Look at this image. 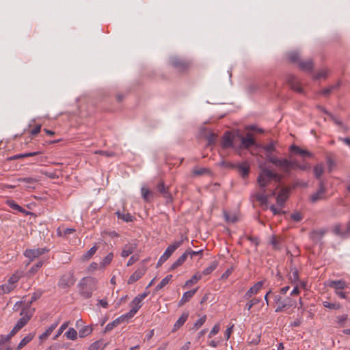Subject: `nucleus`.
Returning a JSON list of instances; mask_svg holds the SVG:
<instances>
[{
    "instance_id": "f257e3e1",
    "label": "nucleus",
    "mask_w": 350,
    "mask_h": 350,
    "mask_svg": "<svg viewBox=\"0 0 350 350\" xmlns=\"http://www.w3.org/2000/svg\"><path fill=\"white\" fill-rule=\"evenodd\" d=\"M259 168L260 172L257 177V183L260 189L265 188L271 180L277 183L280 181L282 176L278 173L261 164L259 165Z\"/></svg>"
},
{
    "instance_id": "f03ea898",
    "label": "nucleus",
    "mask_w": 350,
    "mask_h": 350,
    "mask_svg": "<svg viewBox=\"0 0 350 350\" xmlns=\"http://www.w3.org/2000/svg\"><path fill=\"white\" fill-rule=\"evenodd\" d=\"M97 280L93 277H84L78 284L79 293L85 299L90 298L96 290Z\"/></svg>"
},
{
    "instance_id": "7ed1b4c3",
    "label": "nucleus",
    "mask_w": 350,
    "mask_h": 350,
    "mask_svg": "<svg viewBox=\"0 0 350 350\" xmlns=\"http://www.w3.org/2000/svg\"><path fill=\"white\" fill-rule=\"evenodd\" d=\"M267 160L277 167L280 171L288 174L292 170V163L287 159H280L273 155H266Z\"/></svg>"
},
{
    "instance_id": "20e7f679",
    "label": "nucleus",
    "mask_w": 350,
    "mask_h": 350,
    "mask_svg": "<svg viewBox=\"0 0 350 350\" xmlns=\"http://www.w3.org/2000/svg\"><path fill=\"white\" fill-rule=\"evenodd\" d=\"M239 136L240 133L238 131L236 133L226 131L221 138V147L225 149L232 148L237 150L238 147L237 141Z\"/></svg>"
},
{
    "instance_id": "39448f33",
    "label": "nucleus",
    "mask_w": 350,
    "mask_h": 350,
    "mask_svg": "<svg viewBox=\"0 0 350 350\" xmlns=\"http://www.w3.org/2000/svg\"><path fill=\"white\" fill-rule=\"evenodd\" d=\"M184 238L182 237L180 240L176 241L173 243L170 244L165 250L164 253L160 256L158 262L157 267L161 266L164 263L171 255L178 249L183 243Z\"/></svg>"
},
{
    "instance_id": "423d86ee",
    "label": "nucleus",
    "mask_w": 350,
    "mask_h": 350,
    "mask_svg": "<svg viewBox=\"0 0 350 350\" xmlns=\"http://www.w3.org/2000/svg\"><path fill=\"white\" fill-rule=\"evenodd\" d=\"M34 312L33 308H23L20 314L22 316L21 318L17 321L15 325L16 329H21L30 320Z\"/></svg>"
},
{
    "instance_id": "0eeeda50",
    "label": "nucleus",
    "mask_w": 350,
    "mask_h": 350,
    "mask_svg": "<svg viewBox=\"0 0 350 350\" xmlns=\"http://www.w3.org/2000/svg\"><path fill=\"white\" fill-rule=\"evenodd\" d=\"M21 275L14 273L13 274L8 280L7 283L2 284L0 286V289L2 291L3 293H9L15 288L16 283L20 280Z\"/></svg>"
},
{
    "instance_id": "6e6552de",
    "label": "nucleus",
    "mask_w": 350,
    "mask_h": 350,
    "mask_svg": "<svg viewBox=\"0 0 350 350\" xmlns=\"http://www.w3.org/2000/svg\"><path fill=\"white\" fill-rule=\"evenodd\" d=\"M333 232L337 236L346 238L350 236V221L346 224H336L334 226Z\"/></svg>"
},
{
    "instance_id": "1a4fd4ad",
    "label": "nucleus",
    "mask_w": 350,
    "mask_h": 350,
    "mask_svg": "<svg viewBox=\"0 0 350 350\" xmlns=\"http://www.w3.org/2000/svg\"><path fill=\"white\" fill-rule=\"evenodd\" d=\"M49 250L46 247L36 248V249H27L24 252V256L29 258L30 261L38 258L42 254L48 252Z\"/></svg>"
},
{
    "instance_id": "9d476101",
    "label": "nucleus",
    "mask_w": 350,
    "mask_h": 350,
    "mask_svg": "<svg viewBox=\"0 0 350 350\" xmlns=\"http://www.w3.org/2000/svg\"><path fill=\"white\" fill-rule=\"evenodd\" d=\"M75 283V278L71 272L64 274L59 280L58 286L62 288H68Z\"/></svg>"
},
{
    "instance_id": "9b49d317",
    "label": "nucleus",
    "mask_w": 350,
    "mask_h": 350,
    "mask_svg": "<svg viewBox=\"0 0 350 350\" xmlns=\"http://www.w3.org/2000/svg\"><path fill=\"white\" fill-rule=\"evenodd\" d=\"M238 141H240L241 142L240 144H238L237 149H241L242 148H248L255 143L254 139L250 133H247L245 137H243L240 134L239 137H238Z\"/></svg>"
},
{
    "instance_id": "f8f14e48",
    "label": "nucleus",
    "mask_w": 350,
    "mask_h": 350,
    "mask_svg": "<svg viewBox=\"0 0 350 350\" xmlns=\"http://www.w3.org/2000/svg\"><path fill=\"white\" fill-rule=\"evenodd\" d=\"M138 246L137 243L135 241H133L126 243L122 248L121 252V256L122 258H126L129 255L132 254L137 250Z\"/></svg>"
},
{
    "instance_id": "ddd939ff",
    "label": "nucleus",
    "mask_w": 350,
    "mask_h": 350,
    "mask_svg": "<svg viewBox=\"0 0 350 350\" xmlns=\"http://www.w3.org/2000/svg\"><path fill=\"white\" fill-rule=\"evenodd\" d=\"M325 184L323 180H321L319 183V187L317 192L314 193L310 196V201L312 203H315L316 202L319 200H323L325 198Z\"/></svg>"
},
{
    "instance_id": "4468645a",
    "label": "nucleus",
    "mask_w": 350,
    "mask_h": 350,
    "mask_svg": "<svg viewBox=\"0 0 350 350\" xmlns=\"http://www.w3.org/2000/svg\"><path fill=\"white\" fill-rule=\"evenodd\" d=\"M142 301L137 296L133 299L131 301V309L128 313L125 314L128 319L132 318L138 312L142 306Z\"/></svg>"
},
{
    "instance_id": "2eb2a0df",
    "label": "nucleus",
    "mask_w": 350,
    "mask_h": 350,
    "mask_svg": "<svg viewBox=\"0 0 350 350\" xmlns=\"http://www.w3.org/2000/svg\"><path fill=\"white\" fill-rule=\"evenodd\" d=\"M263 285V281H259L252 286L245 294L244 298L249 299L254 295H256L261 289Z\"/></svg>"
},
{
    "instance_id": "dca6fc26",
    "label": "nucleus",
    "mask_w": 350,
    "mask_h": 350,
    "mask_svg": "<svg viewBox=\"0 0 350 350\" xmlns=\"http://www.w3.org/2000/svg\"><path fill=\"white\" fill-rule=\"evenodd\" d=\"M287 81L291 85V88L297 92H302V88L299 85V82L297 77L294 75H289L287 78Z\"/></svg>"
},
{
    "instance_id": "f3484780",
    "label": "nucleus",
    "mask_w": 350,
    "mask_h": 350,
    "mask_svg": "<svg viewBox=\"0 0 350 350\" xmlns=\"http://www.w3.org/2000/svg\"><path fill=\"white\" fill-rule=\"evenodd\" d=\"M170 64L175 68L180 70H184L188 66V63L178 58L177 57H172L170 59Z\"/></svg>"
},
{
    "instance_id": "a211bd4d",
    "label": "nucleus",
    "mask_w": 350,
    "mask_h": 350,
    "mask_svg": "<svg viewBox=\"0 0 350 350\" xmlns=\"http://www.w3.org/2000/svg\"><path fill=\"white\" fill-rule=\"evenodd\" d=\"M128 318L126 317V316L125 314L121 315L118 318L113 320L112 322L108 323L105 327V332L111 331V329H113V327L118 326L121 322H123L124 321H125Z\"/></svg>"
},
{
    "instance_id": "6ab92c4d",
    "label": "nucleus",
    "mask_w": 350,
    "mask_h": 350,
    "mask_svg": "<svg viewBox=\"0 0 350 350\" xmlns=\"http://www.w3.org/2000/svg\"><path fill=\"white\" fill-rule=\"evenodd\" d=\"M287 198L288 191L286 189H281L276 198L278 205L282 207Z\"/></svg>"
},
{
    "instance_id": "aec40b11",
    "label": "nucleus",
    "mask_w": 350,
    "mask_h": 350,
    "mask_svg": "<svg viewBox=\"0 0 350 350\" xmlns=\"http://www.w3.org/2000/svg\"><path fill=\"white\" fill-rule=\"evenodd\" d=\"M290 151L294 152L295 154H300L303 157H310L312 156V154L311 152H310L309 151H308L306 150L301 149L299 146L294 145V144L291 146Z\"/></svg>"
},
{
    "instance_id": "412c9836",
    "label": "nucleus",
    "mask_w": 350,
    "mask_h": 350,
    "mask_svg": "<svg viewBox=\"0 0 350 350\" xmlns=\"http://www.w3.org/2000/svg\"><path fill=\"white\" fill-rule=\"evenodd\" d=\"M325 234L324 230H313L310 234V238L312 240V241L315 243H319L322 239L323 237Z\"/></svg>"
},
{
    "instance_id": "4be33fe9",
    "label": "nucleus",
    "mask_w": 350,
    "mask_h": 350,
    "mask_svg": "<svg viewBox=\"0 0 350 350\" xmlns=\"http://www.w3.org/2000/svg\"><path fill=\"white\" fill-rule=\"evenodd\" d=\"M145 273V271L143 269H137L129 278L128 284H133L135 282L139 280Z\"/></svg>"
},
{
    "instance_id": "5701e85b",
    "label": "nucleus",
    "mask_w": 350,
    "mask_h": 350,
    "mask_svg": "<svg viewBox=\"0 0 350 350\" xmlns=\"http://www.w3.org/2000/svg\"><path fill=\"white\" fill-rule=\"evenodd\" d=\"M188 317H189V314L188 313H187V312L183 313L182 315L178 318V319L174 323L172 331L173 332H176L182 325H183V324L185 323V321L188 319Z\"/></svg>"
},
{
    "instance_id": "b1692460",
    "label": "nucleus",
    "mask_w": 350,
    "mask_h": 350,
    "mask_svg": "<svg viewBox=\"0 0 350 350\" xmlns=\"http://www.w3.org/2000/svg\"><path fill=\"white\" fill-rule=\"evenodd\" d=\"M237 168L239 174L243 178H245L248 176L250 165L247 163H243L237 165Z\"/></svg>"
},
{
    "instance_id": "393cba45",
    "label": "nucleus",
    "mask_w": 350,
    "mask_h": 350,
    "mask_svg": "<svg viewBox=\"0 0 350 350\" xmlns=\"http://www.w3.org/2000/svg\"><path fill=\"white\" fill-rule=\"evenodd\" d=\"M197 289L187 291L183 293L181 299L180 300L179 305H183L184 303L189 301V299L195 295Z\"/></svg>"
},
{
    "instance_id": "a878e982",
    "label": "nucleus",
    "mask_w": 350,
    "mask_h": 350,
    "mask_svg": "<svg viewBox=\"0 0 350 350\" xmlns=\"http://www.w3.org/2000/svg\"><path fill=\"white\" fill-rule=\"evenodd\" d=\"M289 280L293 284H297L299 282V273L296 268H292L289 272Z\"/></svg>"
},
{
    "instance_id": "bb28decb",
    "label": "nucleus",
    "mask_w": 350,
    "mask_h": 350,
    "mask_svg": "<svg viewBox=\"0 0 350 350\" xmlns=\"http://www.w3.org/2000/svg\"><path fill=\"white\" fill-rule=\"evenodd\" d=\"M274 301L275 304H287L288 302H289V304H291V307H292L295 303V301L293 300L291 298H290L288 297H287L284 299H282V297L280 295H275L274 296Z\"/></svg>"
},
{
    "instance_id": "cd10ccee",
    "label": "nucleus",
    "mask_w": 350,
    "mask_h": 350,
    "mask_svg": "<svg viewBox=\"0 0 350 350\" xmlns=\"http://www.w3.org/2000/svg\"><path fill=\"white\" fill-rule=\"evenodd\" d=\"M224 217L225 220L228 223H234L238 220V216L234 213L224 211Z\"/></svg>"
},
{
    "instance_id": "c85d7f7f",
    "label": "nucleus",
    "mask_w": 350,
    "mask_h": 350,
    "mask_svg": "<svg viewBox=\"0 0 350 350\" xmlns=\"http://www.w3.org/2000/svg\"><path fill=\"white\" fill-rule=\"evenodd\" d=\"M59 324V321L53 323L50 325V327L44 332L40 336V339L44 340L46 338L51 334L53 332V331L57 327V326Z\"/></svg>"
},
{
    "instance_id": "c756f323",
    "label": "nucleus",
    "mask_w": 350,
    "mask_h": 350,
    "mask_svg": "<svg viewBox=\"0 0 350 350\" xmlns=\"http://www.w3.org/2000/svg\"><path fill=\"white\" fill-rule=\"evenodd\" d=\"M299 66L301 70L306 71H310L313 68V64L310 59L305 62L300 61L299 62Z\"/></svg>"
},
{
    "instance_id": "7c9ffc66",
    "label": "nucleus",
    "mask_w": 350,
    "mask_h": 350,
    "mask_svg": "<svg viewBox=\"0 0 350 350\" xmlns=\"http://www.w3.org/2000/svg\"><path fill=\"white\" fill-rule=\"evenodd\" d=\"M113 258V254L112 252L109 253L100 262V267L104 269L107 265H109Z\"/></svg>"
},
{
    "instance_id": "2f4dec72",
    "label": "nucleus",
    "mask_w": 350,
    "mask_h": 350,
    "mask_svg": "<svg viewBox=\"0 0 350 350\" xmlns=\"http://www.w3.org/2000/svg\"><path fill=\"white\" fill-rule=\"evenodd\" d=\"M17 181L21 183H25L27 184L26 186L27 188H34V187H31V185L36 183L37 182V180L32 177H24V178H19L17 179Z\"/></svg>"
},
{
    "instance_id": "473e14b6",
    "label": "nucleus",
    "mask_w": 350,
    "mask_h": 350,
    "mask_svg": "<svg viewBox=\"0 0 350 350\" xmlns=\"http://www.w3.org/2000/svg\"><path fill=\"white\" fill-rule=\"evenodd\" d=\"M262 192L256 195V199L262 204H267L269 196L265 194V188L261 189Z\"/></svg>"
},
{
    "instance_id": "72a5a7b5",
    "label": "nucleus",
    "mask_w": 350,
    "mask_h": 350,
    "mask_svg": "<svg viewBox=\"0 0 350 350\" xmlns=\"http://www.w3.org/2000/svg\"><path fill=\"white\" fill-rule=\"evenodd\" d=\"M172 278V275H167L165 277L160 283L156 286L155 290L158 291L166 286Z\"/></svg>"
},
{
    "instance_id": "f704fd0d",
    "label": "nucleus",
    "mask_w": 350,
    "mask_h": 350,
    "mask_svg": "<svg viewBox=\"0 0 350 350\" xmlns=\"http://www.w3.org/2000/svg\"><path fill=\"white\" fill-rule=\"evenodd\" d=\"M97 250H98V247L96 245L92 247L85 254H84L82 256L81 259L83 260H89L96 253Z\"/></svg>"
},
{
    "instance_id": "c9c22d12",
    "label": "nucleus",
    "mask_w": 350,
    "mask_h": 350,
    "mask_svg": "<svg viewBox=\"0 0 350 350\" xmlns=\"http://www.w3.org/2000/svg\"><path fill=\"white\" fill-rule=\"evenodd\" d=\"M33 336L31 335V334L25 336L18 345L16 350H20L21 349H22L24 346L29 343L33 339Z\"/></svg>"
},
{
    "instance_id": "e433bc0d",
    "label": "nucleus",
    "mask_w": 350,
    "mask_h": 350,
    "mask_svg": "<svg viewBox=\"0 0 350 350\" xmlns=\"http://www.w3.org/2000/svg\"><path fill=\"white\" fill-rule=\"evenodd\" d=\"M141 193L143 199L146 202L150 201V197L153 196V193L148 188L145 187H142Z\"/></svg>"
},
{
    "instance_id": "4c0bfd02",
    "label": "nucleus",
    "mask_w": 350,
    "mask_h": 350,
    "mask_svg": "<svg viewBox=\"0 0 350 350\" xmlns=\"http://www.w3.org/2000/svg\"><path fill=\"white\" fill-rule=\"evenodd\" d=\"M6 204L8 206H10L11 208L18 211V212L23 213L25 211L24 208H22L21 206H19L18 204H16L14 200H8L6 201Z\"/></svg>"
},
{
    "instance_id": "58836bf2",
    "label": "nucleus",
    "mask_w": 350,
    "mask_h": 350,
    "mask_svg": "<svg viewBox=\"0 0 350 350\" xmlns=\"http://www.w3.org/2000/svg\"><path fill=\"white\" fill-rule=\"evenodd\" d=\"M42 294V292L40 290L33 293L30 301L27 302V306L24 307V308H30V306L32 304V303L36 301L38 299H39L41 297Z\"/></svg>"
},
{
    "instance_id": "ea45409f",
    "label": "nucleus",
    "mask_w": 350,
    "mask_h": 350,
    "mask_svg": "<svg viewBox=\"0 0 350 350\" xmlns=\"http://www.w3.org/2000/svg\"><path fill=\"white\" fill-rule=\"evenodd\" d=\"M64 335L66 336V337L68 338V339H70V340H75L77 339V331L72 328V327H70L68 331H66L64 334Z\"/></svg>"
},
{
    "instance_id": "a19ab883",
    "label": "nucleus",
    "mask_w": 350,
    "mask_h": 350,
    "mask_svg": "<svg viewBox=\"0 0 350 350\" xmlns=\"http://www.w3.org/2000/svg\"><path fill=\"white\" fill-rule=\"evenodd\" d=\"M330 286L336 288L338 291L345 288L346 284L343 280H335L331 282Z\"/></svg>"
},
{
    "instance_id": "79ce46f5",
    "label": "nucleus",
    "mask_w": 350,
    "mask_h": 350,
    "mask_svg": "<svg viewBox=\"0 0 350 350\" xmlns=\"http://www.w3.org/2000/svg\"><path fill=\"white\" fill-rule=\"evenodd\" d=\"M217 266V262L214 261L211 264H210L207 267H206L200 273H202V275H208L216 269Z\"/></svg>"
},
{
    "instance_id": "37998d69",
    "label": "nucleus",
    "mask_w": 350,
    "mask_h": 350,
    "mask_svg": "<svg viewBox=\"0 0 350 350\" xmlns=\"http://www.w3.org/2000/svg\"><path fill=\"white\" fill-rule=\"evenodd\" d=\"M92 332V327L91 326L87 325L84 326L83 328H81L79 332V337L83 338L88 335H90Z\"/></svg>"
},
{
    "instance_id": "c03bdc74",
    "label": "nucleus",
    "mask_w": 350,
    "mask_h": 350,
    "mask_svg": "<svg viewBox=\"0 0 350 350\" xmlns=\"http://www.w3.org/2000/svg\"><path fill=\"white\" fill-rule=\"evenodd\" d=\"M116 213L119 219L126 222H130L133 220V216L130 213H120V211H117Z\"/></svg>"
},
{
    "instance_id": "a18cd8bd",
    "label": "nucleus",
    "mask_w": 350,
    "mask_h": 350,
    "mask_svg": "<svg viewBox=\"0 0 350 350\" xmlns=\"http://www.w3.org/2000/svg\"><path fill=\"white\" fill-rule=\"evenodd\" d=\"M314 176L317 178H320L324 172V167L323 164H317L313 169Z\"/></svg>"
},
{
    "instance_id": "49530a36",
    "label": "nucleus",
    "mask_w": 350,
    "mask_h": 350,
    "mask_svg": "<svg viewBox=\"0 0 350 350\" xmlns=\"http://www.w3.org/2000/svg\"><path fill=\"white\" fill-rule=\"evenodd\" d=\"M202 278V273H196L195 275H193L192 276V278L190 280H189L186 282L185 285L189 286L193 284H196V282H198V281L201 280Z\"/></svg>"
},
{
    "instance_id": "de8ad7c7",
    "label": "nucleus",
    "mask_w": 350,
    "mask_h": 350,
    "mask_svg": "<svg viewBox=\"0 0 350 350\" xmlns=\"http://www.w3.org/2000/svg\"><path fill=\"white\" fill-rule=\"evenodd\" d=\"M262 148L267 152V155H272L271 153L275 150V143L274 142H271L269 144L263 146Z\"/></svg>"
},
{
    "instance_id": "09e8293b",
    "label": "nucleus",
    "mask_w": 350,
    "mask_h": 350,
    "mask_svg": "<svg viewBox=\"0 0 350 350\" xmlns=\"http://www.w3.org/2000/svg\"><path fill=\"white\" fill-rule=\"evenodd\" d=\"M43 265V261L40 260L36 264H35L33 267L30 268L27 274L29 275H34L40 268H41Z\"/></svg>"
},
{
    "instance_id": "8fccbe9b",
    "label": "nucleus",
    "mask_w": 350,
    "mask_h": 350,
    "mask_svg": "<svg viewBox=\"0 0 350 350\" xmlns=\"http://www.w3.org/2000/svg\"><path fill=\"white\" fill-rule=\"evenodd\" d=\"M157 189L158 191L162 193L164 197L165 198H168L170 197V194L169 193L167 192L165 187V185L163 182H161L158 184L157 185Z\"/></svg>"
},
{
    "instance_id": "3c124183",
    "label": "nucleus",
    "mask_w": 350,
    "mask_h": 350,
    "mask_svg": "<svg viewBox=\"0 0 350 350\" xmlns=\"http://www.w3.org/2000/svg\"><path fill=\"white\" fill-rule=\"evenodd\" d=\"M70 324V322L69 321H66L64 322L61 326L59 328L57 334H55V336H54L53 339L55 340L57 339L62 333L68 327V326Z\"/></svg>"
},
{
    "instance_id": "603ef678",
    "label": "nucleus",
    "mask_w": 350,
    "mask_h": 350,
    "mask_svg": "<svg viewBox=\"0 0 350 350\" xmlns=\"http://www.w3.org/2000/svg\"><path fill=\"white\" fill-rule=\"evenodd\" d=\"M88 350H103V342L100 340L93 342Z\"/></svg>"
},
{
    "instance_id": "864d4df0",
    "label": "nucleus",
    "mask_w": 350,
    "mask_h": 350,
    "mask_svg": "<svg viewBox=\"0 0 350 350\" xmlns=\"http://www.w3.org/2000/svg\"><path fill=\"white\" fill-rule=\"evenodd\" d=\"M260 299H253L250 301H249L245 306V308L247 310V311H250L251 310V308L253 307V306L258 304L260 302Z\"/></svg>"
},
{
    "instance_id": "5fc2aeb1",
    "label": "nucleus",
    "mask_w": 350,
    "mask_h": 350,
    "mask_svg": "<svg viewBox=\"0 0 350 350\" xmlns=\"http://www.w3.org/2000/svg\"><path fill=\"white\" fill-rule=\"evenodd\" d=\"M288 59L292 62H299V54L295 51H293L288 54Z\"/></svg>"
},
{
    "instance_id": "6e6d98bb",
    "label": "nucleus",
    "mask_w": 350,
    "mask_h": 350,
    "mask_svg": "<svg viewBox=\"0 0 350 350\" xmlns=\"http://www.w3.org/2000/svg\"><path fill=\"white\" fill-rule=\"evenodd\" d=\"M323 305L325 308L334 310L339 309L340 308V305L339 304H332L328 301H323Z\"/></svg>"
},
{
    "instance_id": "4d7b16f0",
    "label": "nucleus",
    "mask_w": 350,
    "mask_h": 350,
    "mask_svg": "<svg viewBox=\"0 0 350 350\" xmlns=\"http://www.w3.org/2000/svg\"><path fill=\"white\" fill-rule=\"evenodd\" d=\"M99 268L101 269L100 267V264L98 265V263H96L95 262H92L87 267V271L91 273V272H93V271L97 270Z\"/></svg>"
},
{
    "instance_id": "13d9d810",
    "label": "nucleus",
    "mask_w": 350,
    "mask_h": 350,
    "mask_svg": "<svg viewBox=\"0 0 350 350\" xmlns=\"http://www.w3.org/2000/svg\"><path fill=\"white\" fill-rule=\"evenodd\" d=\"M206 320V316L204 315L202 317H200L198 320L196 321V322L194 323V327L197 329L199 327H200L202 325H204Z\"/></svg>"
},
{
    "instance_id": "bf43d9fd",
    "label": "nucleus",
    "mask_w": 350,
    "mask_h": 350,
    "mask_svg": "<svg viewBox=\"0 0 350 350\" xmlns=\"http://www.w3.org/2000/svg\"><path fill=\"white\" fill-rule=\"evenodd\" d=\"M19 329H16V327L14 326L13 329L11 330L9 334H8L3 339H2L1 342L3 343L5 341L9 340L13 336H14L16 332H18Z\"/></svg>"
},
{
    "instance_id": "052dcab7",
    "label": "nucleus",
    "mask_w": 350,
    "mask_h": 350,
    "mask_svg": "<svg viewBox=\"0 0 350 350\" xmlns=\"http://www.w3.org/2000/svg\"><path fill=\"white\" fill-rule=\"evenodd\" d=\"M328 71L326 69H323L318 72V73L315 76L316 79H325L327 76Z\"/></svg>"
},
{
    "instance_id": "680f3d73",
    "label": "nucleus",
    "mask_w": 350,
    "mask_h": 350,
    "mask_svg": "<svg viewBox=\"0 0 350 350\" xmlns=\"http://www.w3.org/2000/svg\"><path fill=\"white\" fill-rule=\"evenodd\" d=\"M277 304V308L275 310V312H282L284 309L288 308L291 307V304H289V302H288L287 304Z\"/></svg>"
},
{
    "instance_id": "e2e57ef3",
    "label": "nucleus",
    "mask_w": 350,
    "mask_h": 350,
    "mask_svg": "<svg viewBox=\"0 0 350 350\" xmlns=\"http://www.w3.org/2000/svg\"><path fill=\"white\" fill-rule=\"evenodd\" d=\"M184 262L182 260V258H178L175 262H174L170 267V271L174 270L181 265H183Z\"/></svg>"
},
{
    "instance_id": "0e129e2a",
    "label": "nucleus",
    "mask_w": 350,
    "mask_h": 350,
    "mask_svg": "<svg viewBox=\"0 0 350 350\" xmlns=\"http://www.w3.org/2000/svg\"><path fill=\"white\" fill-rule=\"evenodd\" d=\"M220 330V327H219V324H215L213 327L212 328V329L211 330V332H209L208 334V338H211L213 337V336H215V334H217Z\"/></svg>"
},
{
    "instance_id": "69168bd1",
    "label": "nucleus",
    "mask_w": 350,
    "mask_h": 350,
    "mask_svg": "<svg viewBox=\"0 0 350 350\" xmlns=\"http://www.w3.org/2000/svg\"><path fill=\"white\" fill-rule=\"evenodd\" d=\"M208 171L207 169L206 168H194L193 170V173L194 175H196V176H200V175H202V174H204L205 173H207Z\"/></svg>"
},
{
    "instance_id": "338daca9",
    "label": "nucleus",
    "mask_w": 350,
    "mask_h": 350,
    "mask_svg": "<svg viewBox=\"0 0 350 350\" xmlns=\"http://www.w3.org/2000/svg\"><path fill=\"white\" fill-rule=\"evenodd\" d=\"M270 242H271V245H273V247L275 250H280V241L278 240H277V239L274 236H273L271 237V239Z\"/></svg>"
},
{
    "instance_id": "774afa93",
    "label": "nucleus",
    "mask_w": 350,
    "mask_h": 350,
    "mask_svg": "<svg viewBox=\"0 0 350 350\" xmlns=\"http://www.w3.org/2000/svg\"><path fill=\"white\" fill-rule=\"evenodd\" d=\"M291 219L294 221L299 222L302 219V216L299 213L295 212L291 214Z\"/></svg>"
}]
</instances>
